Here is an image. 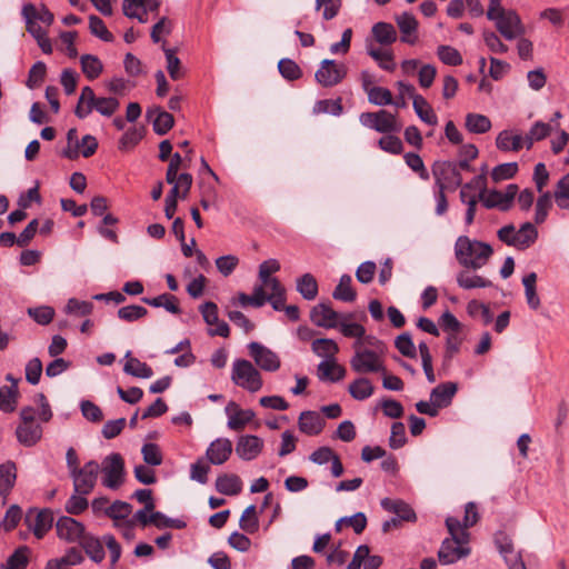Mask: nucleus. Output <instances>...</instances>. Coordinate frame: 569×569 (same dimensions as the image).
<instances>
[{
    "mask_svg": "<svg viewBox=\"0 0 569 569\" xmlns=\"http://www.w3.org/2000/svg\"><path fill=\"white\" fill-rule=\"evenodd\" d=\"M347 318L335 311L328 303H318L310 311V319L321 328H337L340 319Z\"/></svg>",
    "mask_w": 569,
    "mask_h": 569,
    "instance_id": "16",
    "label": "nucleus"
},
{
    "mask_svg": "<svg viewBox=\"0 0 569 569\" xmlns=\"http://www.w3.org/2000/svg\"><path fill=\"white\" fill-rule=\"evenodd\" d=\"M103 487L117 490L124 482V461L120 453L113 452L106 456L100 465Z\"/></svg>",
    "mask_w": 569,
    "mask_h": 569,
    "instance_id": "6",
    "label": "nucleus"
},
{
    "mask_svg": "<svg viewBox=\"0 0 569 569\" xmlns=\"http://www.w3.org/2000/svg\"><path fill=\"white\" fill-rule=\"evenodd\" d=\"M395 346L399 350V352L409 358H416L417 350L411 339L410 333L403 332L399 335L395 340Z\"/></svg>",
    "mask_w": 569,
    "mask_h": 569,
    "instance_id": "60",
    "label": "nucleus"
},
{
    "mask_svg": "<svg viewBox=\"0 0 569 569\" xmlns=\"http://www.w3.org/2000/svg\"><path fill=\"white\" fill-rule=\"evenodd\" d=\"M231 380L238 387L250 392L259 391L263 385L259 370L246 359H237L233 361Z\"/></svg>",
    "mask_w": 569,
    "mask_h": 569,
    "instance_id": "5",
    "label": "nucleus"
},
{
    "mask_svg": "<svg viewBox=\"0 0 569 569\" xmlns=\"http://www.w3.org/2000/svg\"><path fill=\"white\" fill-rule=\"evenodd\" d=\"M405 162L406 164L415 172H417L420 177V179L427 181L430 179V174L423 163L422 158L415 152H407L405 154Z\"/></svg>",
    "mask_w": 569,
    "mask_h": 569,
    "instance_id": "52",
    "label": "nucleus"
},
{
    "mask_svg": "<svg viewBox=\"0 0 569 569\" xmlns=\"http://www.w3.org/2000/svg\"><path fill=\"white\" fill-rule=\"evenodd\" d=\"M57 536L67 542H80L84 537L86 528L78 520L62 516L56 522Z\"/></svg>",
    "mask_w": 569,
    "mask_h": 569,
    "instance_id": "14",
    "label": "nucleus"
},
{
    "mask_svg": "<svg viewBox=\"0 0 569 569\" xmlns=\"http://www.w3.org/2000/svg\"><path fill=\"white\" fill-rule=\"evenodd\" d=\"M457 385L455 382H445L438 385L430 392V400L435 403L438 410L448 407L457 392Z\"/></svg>",
    "mask_w": 569,
    "mask_h": 569,
    "instance_id": "19",
    "label": "nucleus"
},
{
    "mask_svg": "<svg viewBox=\"0 0 569 569\" xmlns=\"http://www.w3.org/2000/svg\"><path fill=\"white\" fill-rule=\"evenodd\" d=\"M296 289L306 300H313L318 295V282L311 273H305L297 279Z\"/></svg>",
    "mask_w": 569,
    "mask_h": 569,
    "instance_id": "38",
    "label": "nucleus"
},
{
    "mask_svg": "<svg viewBox=\"0 0 569 569\" xmlns=\"http://www.w3.org/2000/svg\"><path fill=\"white\" fill-rule=\"evenodd\" d=\"M216 489L222 495L234 496L241 491L242 482L237 475L223 473L217 478Z\"/></svg>",
    "mask_w": 569,
    "mask_h": 569,
    "instance_id": "27",
    "label": "nucleus"
},
{
    "mask_svg": "<svg viewBox=\"0 0 569 569\" xmlns=\"http://www.w3.org/2000/svg\"><path fill=\"white\" fill-rule=\"evenodd\" d=\"M368 100L375 106H389L392 104V93L389 89L383 87H372L368 90Z\"/></svg>",
    "mask_w": 569,
    "mask_h": 569,
    "instance_id": "49",
    "label": "nucleus"
},
{
    "mask_svg": "<svg viewBox=\"0 0 569 569\" xmlns=\"http://www.w3.org/2000/svg\"><path fill=\"white\" fill-rule=\"evenodd\" d=\"M218 271L223 277H229L238 267L239 258L234 254L218 257L214 261Z\"/></svg>",
    "mask_w": 569,
    "mask_h": 569,
    "instance_id": "58",
    "label": "nucleus"
},
{
    "mask_svg": "<svg viewBox=\"0 0 569 569\" xmlns=\"http://www.w3.org/2000/svg\"><path fill=\"white\" fill-rule=\"evenodd\" d=\"M17 479V467L13 461L0 465V495L7 496L13 488Z\"/></svg>",
    "mask_w": 569,
    "mask_h": 569,
    "instance_id": "33",
    "label": "nucleus"
},
{
    "mask_svg": "<svg viewBox=\"0 0 569 569\" xmlns=\"http://www.w3.org/2000/svg\"><path fill=\"white\" fill-rule=\"evenodd\" d=\"M263 446V440L258 436H240L236 445V453L240 459L251 461L262 452Z\"/></svg>",
    "mask_w": 569,
    "mask_h": 569,
    "instance_id": "15",
    "label": "nucleus"
},
{
    "mask_svg": "<svg viewBox=\"0 0 569 569\" xmlns=\"http://www.w3.org/2000/svg\"><path fill=\"white\" fill-rule=\"evenodd\" d=\"M446 527L450 537L442 541L438 558L442 565H451L470 555V533L461 527V521L455 517L446 519Z\"/></svg>",
    "mask_w": 569,
    "mask_h": 569,
    "instance_id": "1",
    "label": "nucleus"
},
{
    "mask_svg": "<svg viewBox=\"0 0 569 569\" xmlns=\"http://www.w3.org/2000/svg\"><path fill=\"white\" fill-rule=\"evenodd\" d=\"M132 511V506L128 502L116 500L104 510V515L113 520H124Z\"/></svg>",
    "mask_w": 569,
    "mask_h": 569,
    "instance_id": "51",
    "label": "nucleus"
},
{
    "mask_svg": "<svg viewBox=\"0 0 569 569\" xmlns=\"http://www.w3.org/2000/svg\"><path fill=\"white\" fill-rule=\"evenodd\" d=\"M153 116V130L157 134H166L173 126L174 120L171 113L161 110L160 108L150 109L147 111V117L151 119Z\"/></svg>",
    "mask_w": 569,
    "mask_h": 569,
    "instance_id": "26",
    "label": "nucleus"
},
{
    "mask_svg": "<svg viewBox=\"0 0 569 569\" xmlns=\"http://www.w3.org/2000/svg\"><path fill=\"white\" fill-rule=\"evenodd\" d=\"M232 453V442L228 438H217L207 448V459L212 465L224 463Z\"/></svg>",
    "mask_w": 569,
    "mask_h": 569,
    "instance_id": "18",
    "label": "nucleus"
},
{
    "mask_svg": "<svg viewBox=\"0 0 569 569\" xmlns=\"http://www.w3.org/2000/svg\"><path fill=\"white\" fill-rule=\"evenodd\" d=\"M497 30L507 40H513L525 33V27L519 14L513 10L501 12L493 21Z\"/></svg>",
    "mask_w": 569,
    "mask_h": 569,
    "instance_id": "13",
    "label": "nucleus"
},
{
    "mask_svg": "<svg viewBox=\"0 0 569 569\" xmlns=\"http://www.w3.org/2000/svg\"><path fill=\"white\" fill-rule=\"evenodd\" d=\"M396 20L401 33L403 34L401 40L410 44L415 43L416 36L412 34L416 32L418 27L416 18L409 12H403L398 16Z\"/></svg>",
    "mask_w": 569,
    "mask_h": 569,
    "instance_id": "32",
    "label": "nucleus"
},
{
    "mask_svg": "<svg viewBox=\"0 0 569 569\" xmlns=\"http://www.w3.org/2000/svg\"><path fill=\"white\" fill-rule=\"evenodd\" d=\"M93 310V303L70 298L66 305V312L76 316H88Z\"/></svg>",
    "mask_w": 569,
    "mask_h": 569,
    "instance_id": "62",
    "label": "nucleus"
},
{
    "mask_svg": "<svg viewBox=\"0 0 569 569\" xmlns=\"http://www.w3.org/2000/svg\"><path fill=\"white\" fill-rule=\"evenodd\" d=\"M142 301L154 308H164L168 312L178 315L181 312L176 296L162 293L154 298H142Z\"/></svg>",
    "mask_w": 569,
    "mask_h": 569,
    "instance_id": "35",
    "label": "nucleus"
},
{
    "mask_svg": "<svg viewBox=\"0 0 569 569\" xmlns=\"http://www.w3.org/2000/svg\"><path fill=\"white\" fill-rule=\"evenodd\" d=\"M89 29L90 32L97 38L106 42L113 41L112 33L107 29L104 22L99 17L92 14L89 17Z\"/></svg>",
    "mask_w": 569,
    "mask_h": 569,
    "instance_id": "53",
    "label": "nucleus"
},
{
    "mask_svg": "<svg viewBox=\"0 0 569 569\" xmlns=\"http://www.w3.org/2000/svg\"><path fill=\"white\" fill-rule=\"evenodd\" d=\"M479 201H481L487 209L496 208L500 211H508L511 208V204L506 199L502 191L499 190L481 189V191H479Z\"/></svg>",
    "mask_w": 569,
    "mask_h": 569,
    "instance_id": "22",
    "label": "nucleus"
},
{
    "mask_svg": "<svg viewBox=\"0 0 569 569\" xmlns=\"http://www.w3.org/2000/svg\"><path fill=\"white\" fill-rule=\"evenodd\" d=\"M346 376V369L338 365L335 359L323 360L318 365V377L320 380L331 382L340 381Z\"/></svg>",
    "mask_w": 569,
    "mask_h": 569,
    "instance_id": "25",
    "label": "nucleus"
},
{
    "mask_svg": "<svg viewBox=\"0 0 569 569\" xmlns=\"http://www.w3.org/2000/svg\"><path fill=\"white\" fill-rule=\"evenodd\" d=\"M278 69L281 76L290 81L299 79L302 74L300 67L293 60L288 58L279 61Z\"/></svg>",
    "mask_w": 569,
    "mask_h": 569,
    "instance_id": "56",
    "label": "nucleus"
},
{
    "mask_svg": "<svg viewBox=\"0 0 569 569\" xmlns=\"http://www.w3.org/2000/svg\"><path fill=\"white\" fill-rule=\"evenodd\" d=\"M438 58L448 66H460L462 57L460 52L450 46H439L437 49Z\"/></svg>",
    "mask_w": 569,
    "mask_h": 569,
    "instance_id": "54",
    "label": "nucleus"
},
{
    "mask_svg": "<svg viewBox=\"0 0 569 569\" xmlns=\"http://www.w3.org/2000/svg\"><path fill=\"white\" fill-rule=\"evenodd\" d=\"M224 411L228 416L227 426L234 431L242 430L246 425L254 418V412L251 409H241L239 405L233 401L227 405Z\"/></svg>",
    "mask_w": 569,
    "mask_h": 569,
    "instance_id": "17",
    "label": "nucleus"
},
{
    "mask_svg": "<svg viewBox=\"0 0 569 569\" xmlns=\"http://www.w3.org/2000/svg\"><path fill=\"white\" fill-rule=\"evenodd\" d=\"M372 34L381 44H391L397 39V32L392 24L378 22L372 27Z\"/></svg>",
    "mask_w": 569,
    "mask_h": 569,
    "instance_id": "45",
    "label": "nucleus"
},
{
    "mask_svg": "<svg viewBox=\"0 0 569 569\" xmlns=\"http://www.w3.org/2000/svg\"><path fill=\"white\" fill-rule=\"evenodd\" d=\"M432 174L436 187L440 189L455 190L462 183L461 173L456 169L453 161H436L432 164Z\"/></svg>",
    "mask_w": 569,
    "mask_h": 569,
    "instance_id": "10",
    "label": "nucleus"
},
{
    "mask_svg": "<svg viewBox=\"0 0 569 569\" xmlns=\"http://www.w3.org/2000/svg\"><path fill=\"white\" fill-rule=\"evenodd\" d=\"M378 146L381 150L391 154H400L403 150V144L400 138L392 134L381 137L378 141Z\"/></svg>",
    "mask_w": 569,
    "mask_h": 569,
    "instance_id": "63",
    "label": "nucleus"
},
{
    "mask_svg": "<svg viewBox=\"0 0 569 569\" xmlns=\"http://www.w3.org/2000/svg\"><path fill=\"white\" fill-rule=\"evenodd\" d=\"M538 238V231L531 222H525L516 236V248L525 250L529 248Z\"/></svg>",
    "mask_w": 569,
    "mask_h": 569,
    "instance_id": "39",
    "label": "nucleus"
},
{
    "mask_svg": "<svg viewBox=\"0 0 569 569\" xmlns=\"http://www.w3.org/2000/svg\"><path fill=\"white\" fill-rule=\"evenodd\" d=\"M84 493H76L67 500L64 509L70 515H80L88 508V500Z\"/></svg>",
    "mask_w": 569,
    "mask_h": 569,
    "instance_id": "61",
    "label": "nucleus"
},
{
    "mask_svg": "<svg viewBox=\"0 0 569 569\" xmlns=\"http://www.w3.org/2000/svg\"><path fill=\"white\" fill-rule=\"evenodd\" d=\"M537 202H536V213L535 221L536 223H542L548 216L550 208L552 207V197L550 192H540Z\"/></svg>",
    "mask_w": 569,
    "mask_h": 569,
    "instance_id": "50",
    "label": "nucleus"
},
{
    "mask_svg": "<svg viewBox=\"0 0 569 569\" xmlns=\"http://www.w3.org/2000/svg\"><path fill=\"white\" fill-rule=\"evenodd\" d=\"M248 351L254 363L264 371L274 372L281 366L279 356L260 342H250Z\"/></svg>",
    "mask_w": 569,
    "mask_h": 569,
    "instance_id": "11",
    "label": "nucleus"
},
{
    "mask_svg": "<svg viewBox=\"0 0 569 569\" xmlns=\"http://www.w3.org/2000/svg\"><path fill=\"white\" fill-rule=\"evenodd\" d=\"M124 358L126 363L123 366V371L127 375L142 379H148L153 376L152 369L146 362L131 357V351H127Z\"/></svg>",
    "mask_w": 569,
    "mask_h": 569,
    "instance_id": "24",
    "label": "nucleus"
},
{
    "mask_svg": "<svg viewBox=\"0 0 569 569\" xmlns=\"http://www.w3.org/2000/svg\"><path fill=\"white\" fill-rule=\"evenodd\" d=\"M24 522L28 529L41 539L52 528L53 515L49 509L30 508L24 516Z\"/></svg>",
    "mask_w": 569,
    "mask_h": 569,
    "instance_id": "12",
    "label": "nucleus"
},
{
    "mask_svg": "<svg viewBox=\"0 0 569 569\" xmlns=\"http://www.w3.org/2000/svg\"><path fill=\"white\" fill-rule=\"evenodd\" d=\"M80 64L82 72L89 80L97 79L103 70V64L101 60L93 54L81 56Z\"/></svg>",
    "mask_w": 569,
    "mask_h": 569,
    "instance_id": "42",
    "label": "nucleus"
},
{
    "mask_svg": "<svg viewBox=\"0 0 569 569\" xmlns=\"http://www.w3.org/2000/svg\"><path fill=\"white\" fill-rule=\"evenodd\" d=\"M325 422L316 411H303L298 420L299 430L308 436L319 435L323 429Z\"/></svg>",
    "mask_w": 569,
    "mask_h": 569,
    "instance_id": "21",
    "label": "nucleus"
},
{
    "mask_svg": "<svg viewBox=\"0 0 569 569\" xmlns=\"http://www.w3.org/2000/svg\"><path fill=\"white\" fill-rule=\"evenodd\" d=\"M4 392L0 399V410L8 413L13 412L18 405V387L17 386H4L2 387Z\"/></svg>",
    "mask_w": 569,
    "mask_h": 569,
    "instance_id": "46",
    "label": "nucleus"
},
{
    "mask_svg": "<svg viewBox=\"0 0 569 569\" xmlns=\"http://www.w3.org/2000/svg\"><path fill=\"white\" fill-rule=\"evenodd\" d=\"M79 543L92 561L101 562L104 559V549L98 538L86 533Z\"/></svg>",
    "mask_w": 569,
    "mask_h": 569,
    "instance_id": "36",
    "label": "nucleus"
},
{
    "mask_svg": "<svg viewBox=\"0 0 569 569\" xmlns=\"http://www.w3.org/2000/svg\"><path fill=\"white\" fill-rule=\"evenodd\" d=\"M147 313L148 310L144 307L138 305L124 306L118 310L119 319L127 322L137 321L143 318Z\"/></svg>",
    "mask_w": 569,
    "mask_h": 569,
    "instance_id": "55",
    "label": "nucleus"
},
{
    "mask_svg": "<svg viewBox=\"0 0 569 569\" xmlns=\"http://www.w3.org/2000/svg\"><path fill=\"white\" fill-rule=\"evenodd\" d=\"M457 283L460 288L470 290L476 288H489L492 282L479 274L472 273L468 270L460 271L457 274Z\"/></svg>",
    "mask_w": 569,
    "mask_h": 569,
    "instance_id": "30",
    "label": "nucleus"
},
{
    "mask_svg": "<svg viewBox=\"0 0 569 569\" xmlns=\"http://www.w3.org/2000/svg\"><path fill=\"white\" fill-rule=\"evenodd\" d=\"M16 436L21 445L32 447L41 439L42 427L38 422L20 423L17 427Z\"/></svg>",
    "mask_w": 569,
    "mask_h": 569,
    "instance_id": "20",
    "label": "nucleus"
},
{
    "mask_svg": "<svg viewBox=\"0 0 569 569\" xmlns=\"http://www.w3.org/2000/svg\"><path fill=\"white\" fill-rule=\"evenodd\" d=\"M100 473V463L96 460L86 462L82 467L70 473L76 493L89 495L96 487Z\"/></svg>",
    "mask_w": 569,
    "mask_h": 569,
    "instance_id": "8",
    "label": "nucleus"
},
{
    "mask_svg": "<svg viewBox=\"0 0 569 569\" xmlns=\"http://www.w3.org/2000/svg\"><path fill=\"white\" fill-rule=\"evenodd\" d=\"M536 282V272H530L522 278V284L525 287V296L527 303L533 310H537L540 307V299L537 295Z\"/></svg>",
    "mask_w": 569,
    "mask_h": 569,
    "instance_id": "43",
    "label": "nucleus"
},
{
    "mask_svg": "<svg viewBox=\"0 0 569 569\" xmlns=\"http://www.w3.org/2000/svg\"><path fill=\"white\" fill-rule=\"evenodd\" d=\"M348 392L355 400L363 401L373 395L375 387L368 378L359 377L349 385Z\"/></svg>",
    "mask_w": 569,
    "mask_h": 569,
    "instance_id": "29",
    "label": "nucleus"
},
{
    "mask_svg": "<svg viewBox=\"0 0 569 569\" xmlns=\"http://www.w3.org/2000/svg\"><path fill=\"white\" fill-rule=\"evenodd\" d=\"M555 200L559 208L569 209V172L558 181Z\"/></svg>",
    "mask_w": 569,
    "mask_h": 569,
    "instance_id": "48",
    "label": "nucleus"
},
{
    "mask_svg": "<svg viewBox=\"0 0 569 569\" xmlns=\"http://www.w3.org/2000/svg\"><path fill=\"white\" fill-rule=\"evenodd\" d=\"M239 526L248 533H253L258 530L259 522L254 505H250L244 509L240 518Z\"/></svg>",
    "mask_w": 569,
    "mask_h": 569,
    "instance_id": "47",
    "label": "nucleus"
},
{
    "mask_svg": "<svg viewBox=\"0 0 569 569\" xmlns=\"http://www.w3.org/2000/svg\"><path fill=\"white\" fill-rule=\"evenodd\" d=\"M280 270V263L276 259H269L260 263L259 266V279L261 283L270 289L272 287L279 288L280 281L277 278H272L271 274Z\"/></svg>",
    "mask_w": 569,
    "mask_h": 569,
    "instance_id": "28",
    "label": "nucleus"
},
{
    "mask_svg": "<svg viewBox=\"0 0 569 569\" xmlns=\"http://www.w3.org/2000/svg\"><path fill=\"white\" fill-rule=\"evenodd\" d=\"M496 146L501 151H519L523 146V138L511 130H502L496 138Z\"/></svg>",
    "mask_w": 569,
    "mask_h": 569,
    "instance_id": "31",
    "label": "nucleus"
},
{
    "mask_svg": "<svg viewBox=\"0 0 569 569\" xmlns=\"http://www.w3.org/2000/svg\"><path fill=\"white\" fill-rule=\"evenodd\" d=\"M347 67L345 63L336 60L325 59L320 62V67L316 71V81L325 87L331 88L340 83L347 76Z\"/></svg>",
    "mask_w": 569,
    "mask_h": 569,
    "instance_id": "9",
    "label": "nucleus"
},
{
    "mask_svg": "<svg viewBox=\"0 0 569 569\" xmlns=\"http://www.w3.org/2000/svg\"><path fill=\"white\" fill-rule=\"evenodd\" d=\"M365 342L357 340L353 343L355 355L350 359L351 369L360 375L365 373H385L383 351L385 346L375 338H367Z\"/></svg>",
    "mask_w": 569,
    "mask_h": 569,
    "instance_id": "2",
    "label": "nucleus"
},
{
    "mask_svg": "<svg viewBox=\"0 0 569 569\" xmlns=\"http://www.w3.org/2000/svg\"><path fill=\"white\" fill-rule=\"evenodd\" d=\"M518 171L517 162H507L496 166L491 171V178L495 182L511 179Z\"/></svg>",
    "mask_w": 569,
    "mask_h": 569,
    "instance_id": "57",
    "label": "nucleus"
},
{
    "mask_svg": "<svg viewBox=\"0 0 569 569\" xmlns=\"http://www.w3.org/2000/svg\"><path fill=\"white\" fill-rule=\"evenodd\" d=\"M312 351L325 360L335 359L339 351V347L335 340L328 338L316 339L311 343Z\"/></svg>",
    "mask_w": 569,
    "mask_h": 569,
    "instance_id": "37",
    "label": "nucleus"
},
{
    "mask_svg": "<svg viewBox=\"0 0 569 569\" xmlns=\"http://www.w3.org/2000/svg\"><path fill=\"white\" fill-rule=\"evenodd\" d=\"M465 126L472 133H485L490 130L491 121L487 116L468 113Z\"/></svg>",
    "mask_w": 569,
    "mask_h": 569,
    "instance_id": "44",
    "label": "nucleus"
},
{
    "mask_svg": "<svg viewBox=\"0 0 569 569\" xmlns=\"http://www.w3.org/2000/svg\"><path fill=\"white\" fill-rule=\"evenodd\" d=\"M36 7L31 3L24 4L22 8V16L26 20L27 31L38 41V39L47 36V31L42 29L37 21H34Z\"/></svg>",
    "mask_w": 569,
    "mask_h": 569,
    "instance_id": "41",
    "label": "nucleus"
},
{
    "mask_svg": "<svg viewBox=\"0 0 569 569\" xmlns=\"http://www.w3.org/2000/svg\"><path fill=\"white\" fill-rule=\"evenodd\" d=\"M352 279L349 274H342L339 283L332 292V297L345 302H352L356 299V291L352 289Z\"/></svg>",
    "mask_w": 569,
    "mask_h": 569,
    "instance_id": "40",
    "label": "nucleus"
},
{
    "mask_svg": "<svg viewBox=\"0 0 569 569\" xmlns=\"http://www.w3.org/2000/svg\"><path fill=\"white\" fill-rule=\"evenodd\" d=\"M28 548L17 549L7 560L6 569H26L28 565Z\"/></svg>",
    "mask_w": 569,
    "mask_h": 569,
    "instance_id": "64",
    "label": "nucleus"
},
{
    "mask_svg": "<svg viewBox=\"0 0 569 569\" xmlns=\"http://www.w3.org/2000/svg\"><path fill=\"white\" fill-rule=\"evenodd\" d=\"M359 121L363 127L380 133L398 132L401 129V124L398 122L397 117L387 110L362 112L359 116Z\"/></svg>",
    "mask_w": 569,
    "mask_h": 569,
    "instance_id": "7",
    "label": "nucleus"
},
{
    "mask_svg": "<svg viewBox=\"0 0 569 569\" xmlns=\"http://www.w3.org/2000/svg\"><path fill=\"white\" fill-rule=\"evenodd\" d=\"M492 247L467 236H460L455 243L457 261L466 269L478 270L487 264L492 256Z\"/></svg>",
    "mask_w": 569,
    "mask_h": 569,
    "instance_id": "3",
    "label": "nucleus"
},
{
    "mask_svg": "<svg viewBox=\"0 0 569 569\" xmlns=\"http://www.w3.org/2000/svg\"><path fill=\"white\" fill-rule=\"evenodd\" d=\"M120 102L113 97H97L91 87H83L74 109L79 119L87 118L93 110L103 117H111L118 109Z\"/></svg>",
    "mask_w": 569,
    "mask_h": 569,
    "instance_id": "4",
    "label": "nucleus"
},
{
    "mask_svg": "<svg viewBox=\"0 0 569 569\" xmlns=\"http://www.w3.org/2000/svg\"><path fill=\"white\" fill-rule=\"evenodd\" d=\"M381 507L389 512L396 513V518L400 519V521H412L416 519L415 511L403 500L383 498L381 500Z\"/></svg>",
    "mask_w": 569,
    "mask_h": 569,
    "instance_id": "23",
    "label": "nucleus"
},
{
    "mask_svg": "<svg viewBox=\"0 0 569 569\" xmlns=\"http://www.w3.org/2000/svg\"><path fill=\"white\" fill-rule=\"evenodd\" d=\"M28 315L39 325H49L54 317V309L49 306L29 308Z\"/></svg>",
    "mask_w": 569,
    "mask_h": 569,
    "instance_id": "59",
    "label": "nucleus"
},
{
    "mask_svg": "<svg viewBox=\"0 0 569 569\" xmlns=\"http://www.w3.org/2000/svg\"><path fill=\"white\" fill-rule=\"evenodd\" d=\"M412 107L419 119L425 123L429 126H436L438 123L437 114L422 96L413 97Z\"/></svg>",
    "mask_w": 569,
    "mask_h": 569,
    "instance_id": "34",
    "label": "nucleus"
}]
</instances>
